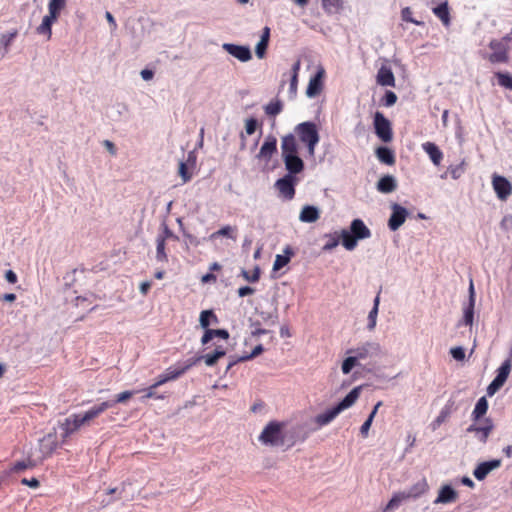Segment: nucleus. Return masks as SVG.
<instances>
[{
	"label": "nucleus",
	"mask_w": 512,
	"mask_h": 512,
	"mask_svg": "<svg viewBox=\"0 0 512 512\" xmlns=\"http://www.w3.org/2000/svg\"><path fill=\"white\" fill-rule=\"evenodd\" d=\"M362 386L354 387L340 402L324 413L318 414L314 421L319 427L331 423L342 411L350 408L359 398Z\"/></svg>",
	"instance_id": "7ed1b4c3"
},
{
	"label": "nucleus",
	"mask_w": 512,
	"mask_h": 512,
	"mask_svg": "<svg viewBox=\"0 0 512 512\" xmlns=\"http://www.w3.org/2000/svg\"><path fill=\"white\" fill-rule=\"evenodd\" d=\"M293 134L306 146L309 156L313 157L315 155L316 146L320 141L316 123L312 121L299 123L294 127Z\"/></svg>",
	"instance_id": "20e7f679"
},
{
	"label": "nucleus",
	"mask_w": 512,
	"mask_h": 512,
	"mask_svg": "<svg viewBox=\"0 0 512 512\" xmlns=\"http://www.w3.org/2000/svg\"><path fill=\"white\" fill-rule=\"evenodd\" d=\"M347 354H354L358 361H372L377 358H381L384 355L381 345L375 341H367L356 348L348 349Z\"/></svg>",
	"instance_id": "0eeeda50"
},
{
	"label": "nucleus",
	"mask_w": 512,
	"mask_h": 512,
	"mask_svg": "<svg viewBox=\"0 0 512 512\" xmlns=\"http://www.w3.org/2000/svg\"><path fill=\"white\" fill-rule=\"evenodd\" d=\"M450 414H451V405L446 404L441 409L438 416L432 421V423L430 425L431 429L433 431H435L437 428H439L446 421V419L450 416Z\"/></svg>",
	"instance_id": "4c0bfd02"
},
{
	"label": "nucleus",
	"mask_w": 512,
	"mask_h": 512,
	"mask_svg": "<svg viewBox=\"0 0 512 512\" xmlns=\"http://www.w3.org/2000/svg\"><path fill=\"white\" fill-rule=\"evenodd\" d=\"M57 448L55 436L51 433L41 439V451L44 456H49Z\"/></svg>",
	"instance_id": "c756f323"
},
{
	"label": "nucleus",
	"mask_w": 512,
	"mask_h": 512,
	"mask_svg": "<svg viewBox=\"0 0 512 512\" xmlns=\"http://www.w3.org/2000/svg\"><path fill=\"white\" fill-rule=\"evenodd\" d=\"M397 95L390 90H387L382 98V104L386 107L393 106L397 101Z\"/></svg>",
	"instance_id": "603ef678"
},
{
	"label": "nucleus",
	"mask_w": 512,
	"mask_h": 512,
	"mask_svg": "<svg viewBox=\"0 0 512 512\" xmlns=\"http://www.w3.org/2000/svg\"><path fill=\"white\" fill-rule=\"evenodd\" d=\"M69 418L73 421V425L77 429L88 423L87 419H84V414H72Z\"/></svg>",
	"instance_id": "680f3d73"
},
{
	"label": "nucleus",
	"mask_w": 512,
	"mask_h": 512,
	"mask_svg": "<svg viewBox=\"0 0 512 512\" xmlns=\"http://www.w3.org/2000/svg\"><path fill=\"white\" fill-rule=\"evenodd\" d=\"M199 361L200 358H189L183 364H177L174 367H169L163 374L159 376L157 380V385H163L168 381H172L179 378Z\"/></svg>",
	"instance_id": "6e6552de"
},
{
	"label": "nucleus",
	"mask_w": 512,
	"mask_h": 512,
	"mask_svg": "<svg viewBox=\"0 0 512 512\" xmlns=\"http://www.w3.org/2000/svg\"><path fill=\"white\" fill-rule=\"evenodd\" d=\"M324 69L320 68L309 80L306 95L309 98L318 96L323 89Z\"/></svg>",
	"instance_id": "dca6fc26"
},
{
	"label": "nucleus",
	"mask_w": 512,
	"mask_h": 512,
	"mask_svg": "<svg viewBox=\"0 0 512 512\" xmlns=\"http://www.w3.org/2000/svg\"><path fill=\"white\" fill-rule=\"evenodd\" d=\"M392 213L388 219V227L391 231L398 230L409 215L408 210L398 203L391 205Z\"/></svg>",
	"instance_id": "f8f14e48"
},
{
	"label": "nucleus",
	"mask_w": 512,
	"mask_h": 512,
	"mask_svg": "<svg viewBox=\"0 0 512 512\" xmlns=\"http://www.w3.org/2000/svg\"><path fill=\"white\" fill-rule=\"evenodd\" d=\"M133 394H134L133 391H123V392L119 393L115 399L110 400V401L113 403V407H114L117 403H124L127 400H129L133 396Z\"/></svg>",
	"instance_id": "13d9d810"
},
{
	"label": "nucleus",
	"mask_w": 512,
	"mask_h": 512,
	"mask_svg": "<svg viewBox=\"0 0 512 512\" xmlns=\"http://www.w3.org/2000/svg\"><path fill=\"white\" fill-rule=\"evenodd\" d=\"M340 236L343 247L348 251H352L356 248L358 241L371 237V230L362 219L356 218L350 223L349 229H342L340 231Z\"/></svg>",
	"instance_id": "f03ea898"
},
{
	"label": "nucleus",
	"mask_w": 512,
	"mask_h": 512,
	"mask_svg": "<svg viewBox=\"0 0 512 512\" xmlns=\"http://www.w3.org/2000/svg\"><path fill=\"white\" fill-rule=\"evenodd\" d=\"M18 35L17 29H12L11 31H8L6 33H2L0 35V45L3 46V56L9 52V48L11 43L14 41V39Z\"/></svg>",
	"instance_id": "c9c22d12"
},
{
	"label": "nucleus",
	"mask_w": 512,
	"mask_h": 512,
	"mask_svg": "<svg viewBox=\"0 0 512 512\" xmlns=\"http://www.w3.org/2000/svg\"><path fill=\"white\" fill-rule=\"evenodd\" d=\"M487 410H488V401H487L486 397L483 396V397L479 398L478 401L476 402V405H475L474 410L471 415L472 420L478 421L487 413Z\"/></svg>",
	"instance_id": "7c9ffc66"
},
{
	"label": "nucleus",
	"mask_w": 512,
	"mask_h": 512,
	"mask_svg": "<svg viewBox=\"0 0 512 512\" xmlns=\"http://www.w3.org/2000/svg\"><path fill=\"white\" fill-rule=\"evenodd\" d=\"M265 113L268 116H276L283 110V104L280 100L271 101L264 107Z\"/></svg>",
	"instance_id": "49530a36"
},
{
	"label": "nucleus",
	"mask_w": 512,
	"mask_h": 512,
	"mask_svg": "<svg viewBox=\"0 0 512 512\" xmlns=\"http://www.w3.org/2000/svg\"><path fill=\"white\" fill-rule=\"evenodd\" d=\"M281 157L288 174L297 176L305 169V163L299 155V145L294 134L281 137Z\"/></svg>",
	"instance_id": "f257e3e1"
},
{
	"label": "nucleus",
	"mask_w": 512,
	"mask_h": 512,
	"mask_svg": "<svg viewBox=\"0 0 512 512\" xmlns=\"http://www.w3.org/2000/svg\"><path fill=\"white\" fill-rule=\"evenodd\" d=\"M432 11L443 22L444 25H448L450 23V14L447 2L440 3L434 7Z\"/></svg>",
	"instance_id": "f704fd0d"
},
{
	"label": "nucleus",
	"mask_w": 512,
	"mask_h": 512,
	"mask_svg": "<svg viewBox=\"0 0 512 512\" xmlns=\"http://www.w3.org/2000/svg\"><path fill=\"white\" fill-rule=\"evenodd\" d=\"M258 127V120L254 117H250L245 121V132L247 135L255 133Z\"/></svg>",
	"instance_id": "864d4df0"
},
{
	"label": "nucleus",
	"mask_w": 512,
	"mask_h": 512,
	"mask_svg": "<svg viewBox=\"0 0 512 512\" xmlns=\"http://www.w3.org/2000/svg\"><path fill=\"white\" fill-rule=\"evenodd\" d=\"M512 369L511 360H505L501 366L497 369V374L494 378V380L498 381L502 385L505 384L507 378L509 377V374Z\"/></svg>",
	"instance_id": "72a5a7b5"
},
{
	"label": "nucleus",
	"mask_w": 512,
	"mask_h": 512,
	"mask_svg": "<svg viewBox=\"0 0 512 512\" xmlns=\"http://www.w3.org/2000/svg\"><path fill=\"white\" fill-rule=\"evenodd\" d=\"M66 5V0H49L48 15L44 16L42 23L37 27V33L47 35L48 39L52 35V25L57 20L60 12Z\"/></svg>",
	"instance_id": "423d86ee"
},
{
	"label": "nucleus",
	"mask_w": 512,
	"mask_h": 512,
	"mask_svg": "<svg viewBox=\"0 0 512 512\" xmlns=\"http://www.w3.org/2000/svg\"><path fill=\"white\" fill-rule=\"evenodd\" d=\"M222 48L231 56L241 62H247L252 59V53L249 46L233 43H224Z\"/></svg>",
	"instance_id": "4468645a"
},
{
	"label": "nucleus",
	"mask_w": 512,
	"mask_h": 512,
	"mask_svg": "<svg viewBox=\"0 0 512 512\" xmlns=\"http://www.w3.org/2000/svg\"><path fill=\"white\" fill-rule=\"evenodd\" d=\"M157 238H163L166 242L168 238L177 239V236L174 235L173 231L166 225L165 222L162 223V233L158 234Z\"/></svg>",
	"instance_id": "0e129e2a"
},
{
	"label": "nucleus",
	"mask_w": 512,
	"mask_h": 512,
	"mask_svg": "<svg viewBox=\"0 0 512 512\" xmlns=\"http://www.w3.org/2000/svg\"><path fill=\"white\" fill-rule=\"evenodd\" d=\"M226 355V350L222 346L216 347V349L212 353H208L203 356H198L200 361L203 359L207 366H213L216 362Z\"/></svg>",
	"instance_id": "c85d7f7f"
},
{
	"label": "nucleus",
	"mask_w": 512,
	"mask_h": 512,
	"mask_svg": "<svg viewBox=\"0 0 512 512\" xmlns=\"http://www.w3.org/2000/svg\"><path fill=\"white\" fill-rule=\"evenodd\" d=\"M218 322V317L213 310H203L200 313L199 323L204 330L209 329L211 323L217 324Z\"/></svg>",
	"instance_id": "473e14b6"
},
{
	"label": "nucleus",
	"mask_w": 512,
	"mask_h": 512,
	"mask_svg": "<svg viewBox=\"0 0 512 512\" xmlns=\"http://www.w3.org/2000/svg\"><path fill=\"white\" fill-rule=\"evenodd\" d=\"M468 303L463 309V319L462 322L466 326H471L474 320V307L476 301V293L474 289L473 280H470L469 288H468Z\"/></svg>",
	"instance_id": "2eb2a0df"
},
{
	"label": "nucleus",
	"mask_w": 512,
	"mask_h": 512,
	"mask_svg": "<svg viewBox=\"0 0 512 512\" xmlns=\"http://www.w3.org/2000/svg\"><path fill=\"white\" fill-rule=\"evenodd\" d=\"M465 172V162L462 161L461 163L457 165H450L447 169V171L441 175L442 179H445L447 177V174L449 173L450 176L457 180L459 179Z\"/></svg>",
	"instance_id": "a19ab883"
},
{
	"label": "nucleus",
	"mask_w": 512,
	"mask_h": 512,
	"mask_svg": "<svg viewBox=\"0 0 512 512\" xmlns=\"http://www.w3.org/2000/svg\"><path fill=\"white\" fill-rule=\"evenodd\" d=\"M376 156L382 163L393 165L395 163V154L392 149L386 146H380L376 149Z\"/></svg>",
	"instance_id": "cd10ccee"
},
{
	"label": "nucleus",
	"mask_w": 512,
	"mask_h": 512,
	"mask_svg": "<svg viewBox=\"0 0 512 512\" xmlns=\"http://www.w3.org/2000/svg\"><path fill=\"white\" fill-rule=\"evenodd\" d=\"M263 351H264L263 345L259 344V345L254 347V349L251 351L250 354H246V355L240 356L239 360H247L248 361V360L254 359L257 356H259L260 354H262Z\"/></svg>",
	"instance_id": "6e6d98bb"
},
{
	"label": "nucleus",
	"mask_w": 512,
	"mask_h": 512,
	"mask_svg": "<svg viewBox=\"0 0 512 512\" xmlns=\"http://www.w3.org/2000/svg\"><path fill=\"white\" fill-rule=\"evenodd\" d=\"M282 429L283 423L278 421H270L262 430L258 440L267 446H283L285 444V437Z\"/></svg>",
	"instance_id": "39448f33"
},
{
	"label": "nucleus",
	"mask_w": 512,
	"mask_h": 512,
	"mask_svg": "<svg viewBox=\"0 0 512 512\" xmlns=\"http://www.w3.org/2000/svg\"><path fill=\"white\" fill-rule=\"evenodd\" d=\"M236 231H237L236 227H232L230 225H225L222 228H220L219 230L213 232L210 235V239L214 240L219 237H228L232 240H236Z\"/></svg>",
	"instance_id": "e433bc0d"
},
{
	"label": "nucleus",
	"mask_w": 512,
	"mask_h": 512,
	"mask_svg": "<svg viewBox=\"0 0 512 512\" xmlns=\"http://www.w3.org/2000/svg\"><path fill=\"white\" fill-rule=\"evenodd\" d=\"M374 129L375 134L383 142H390L393 138V132L390 121L383 115V113L377 111L374 115Z\"/></svg>",
	"instance_id": "9d476101"
},
{
	"label": "nucleus",
	"mask_w": 512,
	"mask_h": 512,
	"mask_svg": "<svg viewBox=\"0 0 512 512\" xmlns=\"http://www.w3.org/2000/svg\"><path fill=\"white\" fill-rule=\"evenodd\" d=\"M320 217V211L316 206L305 205L299 215V220L304 223H314Z\"/></svg>",
	"instance_id": "b1692460"
},
{
	"label": "nucleus",
	"mask_w": 512,
	"mask_h": 512,
	"mask_svg": "<svg viewBox=\"0 0 512 512\" xmlns=\"http://www.w3.org/2000/svg\"><path fill=\"white\" fill-rule=\"evenodd\" d=\"M498 84L506 89L512 90V76L506 72H496Z\"/></svg>",
	"instance_id": "09e8293b"
},
{
	"label": "nucleus",
	"mask_w": 512,
	"mask_h": 512,
	"mask_svg": "<svg viewBox=\"0 0 512 512\" xmlns=\"http://www.w3.org/2000/svg\"><path fill=\"white\" fill-rule=\"evenodd\" d=\"M325 237L328 238V241L323 246V251H331L336 248L340 243V233L335 232L334 234H326Z\"/></svg>",
	"instance_id": "de8ad7c7"
},
{
	"label": "nucleus",
	"mask_w": 512,
	"mask_h": 512,
	"mask_svg": "<svg viewBox=\"0 0 512 512\" xmlns=\"http://www.w3.org/2000/svg\"><path fill=\"white\" fill-rule=\"evenodd\" d=\"M214 337H219L221 339L227 340L229 338V332L226 329H206L201 338V343L203 345L208 344Z\"/></svg>",
	"instance_id": "bb28decb"
},
{
	"label": "nucleus",
	"mask_w": 512,
	"mask_h": 512,
	"mask_svg": "<svg viewBox=\"0 0 512 512\" xmlns=\"http://www.w3.org/2000/svg\"><path fill=\"white\" fill-rule=\"evenodd\" d=\"M294 255V251L290 246H286L283 250V254H278L275 257L273 263V270L278 271L285 267L291 260V257Z\"/></svg>",
	"instance_id": "a878e982"
},
{
	"label": "nucleus",
	"mask_w": 512,
	"mask_h": 512,
	"mask_svg": "<svg viewBox=\"0 0 512 512\" xmlns=\"http://www.w3.org/2000/svg\"><path fill=\"white\" fill-rule=\"evenodd\" d=\"M377 83L381 86H395V77L392 69L388 66L382 65L377 72Z\"/></svg>",
	"instance_id": "412c9836"
},
{
	"label": "nucleus",
	"mask_w": 512,
	"mask_h": 512,
	"mask_svg": "<svg viewBox=\"0 0 512 512\" xmlns=\"http://www.w3.org/2000/svg\"><path fill=\"white\" fill-rule=\"evenodd\" d=\"M407 500L403 491L395 493L386 505L384 512L398 508L403 501Z\"/></svg>",
	"instance_id": "c03bdc74"
},
{
	"label": "nucleus",
	"mask_w": 512,
	"mask_h": 512,
	"mask_svg": "<svg viewBox=\"0 0 512 512\" xmlns=\"http://www.w3.org/2000/svg\"><path fill=\"white\" fill-rule=\"evenodd\" d=\"M500 465V459L484 461L476 466V468L473 471V475L479 481L484 480L491 471L497 469L498 467H500Z\"/></svg>",
	"instance_id": "f3484780"
},
{
	"label": "nucleus",
	"mask_w": 512,
	"mask_h": 512,
	"mask_svg": "<svg viewBox=\"0 0 512 512\" xmlns=\"http://www.w3.org/2000/svg\"><path fill=\"white\" fill-rule=\"evenodd\" d=\"M85 272L84 269H73L71 272L67 273L65 276H64V280H65V286L67 287H72L74 285V282L76 281V275L78 273H81L83 274Z\"/></svg>",
	"instance_id": "3c124183"
},
{
	"label": "nucleus",
	"mask_w": 512,
	"mask_h": 512,
	"mask_svg": "<svg viewBox=\"0 0 512 512\" xmlns=\"http://www.w3.org/2000/svg\"><path fill=\"white\" fill-rule=\"evenodd\" d=\"M298 78L295 75H291L289 84V97L294 99L297 95Z\"/></svg>",
	"instance_id": "774afa93"
},
{
	"label": "nucleus",
	"mask_w": 512,
	"mask_h": 512,
	"mask_svg": "<svg viewBox=\"0 0 512 512\" xmlns=\"http://www.w3.org/2000/svg\"><path fill=\"white\" fill-rule=\"evenodd\" d=\"M166 242L163 238H156V259L158 262H167L168 257L165 252Z\"/></svg>",
	"instance_id": "a18cd8bd"
},
{
	"label": "nucleus",
	"mask_w": 512,
	"mask_h": 512,
	"mask_svg": "<svg viewBox=\"0 0 512 512\" xmlns=\"http://www.w3.org/2000/svg\"><path fill=\"white\" fill-rule=\"evenodd\" d=\"M491 178L492 188L497 198L501 201H506L512 194L511 182L506 177L497 173H493Z\"/></svg>",
	"instance_id": "9b49d317"
},
{
	"label": "nucleus",
	"mask_w": 512,
	"mask_h": 512,
	"mask_svg": "<svg viewBox=\"0 0 512 512\" xmlns=\"http://www.w3.org/2000/svg\"><path fill=\"white\" fill-rule=\"evenodd\" d=\"M359 365V361L354 354H349L347 358H345L341 365L342 373L347 375L349 374L354 367Z\"/></svg>",
	"instance_id": "37998d69"
},
{
	"label": "nucleus",
	"mask_w": 512,
	"mask_h": 512,
	"mask_svg": "<svg viewBox=\"0 0 512 512\" xmlns=\"http://www.w3.org/2000/svg\"><path fill=\"white\" fill-rule=\"evenodd\" d=\"M422 149L429 156L434 165L438 166L441 163L443 159V153L435 143L425 142L422 144Z\"/></svg>",
	"instance_id": "4be33fe9"
},
{
	"label": "nucleus",
	"mask_w": 512,
	"mask_h": 512,
	"mask_svg": "<svg viewBox=\"0 0 512 512\" xmlns=\"http://www.w3.org/2000/svg\"><path fill=\"white\" fill-rule=\"evenodd\" d=\"M494 429L493 421L490 418L485 419V424L483 426H476L475 424H471L467 428L468 433H480L481 436L479 437V440L482 443H486L490 433Z\"/></svg>",
	"instance_id": "aec40b11"
},
{
	"label": "nucleus",
	"mask_w": 512,
	"mask_h": 512,
	"mask_svg": "<svg viewBox=\"0 0 512 512\" xmlns=\"http://www.w3.org/2000/svg\"><path fill=\"white\" fill-rule=\"evenodd\" d=\"M502 386L503 385L501 383L493 379L486 389L487 395L492 397L502 388Z\"/></svg>",
	"instance_id": "69168bd1"
},
{
	"label": "nucleus",
	"mask_w": 512,
	"mask_h": 512,
	"mask_svg": "<svg viewBox=\"0 0 512 512\" xmlns=\"http://www.w3.org/2000/svg\"><path fill=\"white\" fill-rule=\"evenodd\" d=\"M322 7L325 13L332 15L340 12L343 8L342 0H322Z\"/></svg>",
	"instance_id": "58836bf2"
},
{
	"label": "nucleus",
	"mask_w": 512,
	"mask_h": 512,
	"mask_svg": "<svg viewBox=\"0 0 512 512\" xmlns=\"http://www.w3.org/2000/svg\"><path fill=\"white\" fill-rule=\"evenodd\" d=\"M268 45H269V43L262 41V40H259V42L256 44L255 53L259 59H262L265 57Z\"/></svg>",
	"instance_id": "bf43d9fd"
},
{
	"label": "nucleus",
	"mask_w": 512,
	"mask_h": 512,
	"mask_svg": "<svg viewBox=\"0 0 512 512\" xmlns=\"http://www.w3.org/2000/svg\"><path fill=\"white\" fill-rule=\"evenodd\" d=\"M428 490L427 481L423 478L420 481L416 482L409 489L404 490V494L407 499L410 498H418L423 495Z\"/></svg>",
	"instance_id": "393cba45"
},
{
	"label": "nucleus",
	"mask_w": 512,
	"mask_h": 512,
	"mask_svg": "<svg viewBox=\"0 0 512 512\" xmlns=\"http://www.w3.org/2000/svg\"><path fill=\"white\" fill-rule=\"evenodd\" d=\"M489 47L493 50L489 57L492 63H505L508 61L507 50L501 42L493 40L490 42Z\"/></svg>",
	"instance_id": "6ab92c4d"
},
{
	"label": "nucleus",
	"mask_w": 512,
	"mask_h": 512,
	"mask_svg": "<svg viewBox=\"0 0 512 512\" xmlns=\"http://www.w3.org/2000/svg\"><path fill=\"white\" fill-rule=\"evenodd\" d=\"M412 11L409 7H405L402 9L401 11V16H402V19L406 22H411V23H414L416 25H421L423 24V22H420V21H417L415 19L412 18Z\"/></svg>",
	"instance_id": "e2e57ef3"
},
{
	"label": "nucleus",
	"mask_w": 512,
	"mask_h": 512,
	"mask_svg": "<svg viewBox=\"0 0 512 512\" xmlns=\"http://www.w3.org/2000/svg\"><path fill=\"white\" fill-rule=\"evenodd\" d=\"M59 427L62 430L63 441L78 430L74 427L73 421L69 417L65 418L64 421L59 424Z\"/></svg>",
	"instance_id": "79ce46f5"
},
{
	"label": "nucleus",
	"mask_w": 512,
	"mask_h": 512,
	"mask_svg": "<svg viewBox=\"0 0 512 512\" xmlns=\"http://www.w3.org/2000/svg\"><path fill=\"white\" fill-rule=\"evenodd\" d=\"M34 463L32 461H18L16 462L10 469L9 472H21L27 468H32L34 467Z\"/></svg>",
	"instance_id": "5fc2aeb1"
},
{
	"label": "nucleus",
	"mask_w": 512,
	"mask_h": 512,
	"mask_svg": "<svg viewBox=\"0 0 512 512\" xmlns=\"http://www.w3.org/2000/svg\"><path fill=\"white\" fill-rule=\"evenodd\" d=\"M298 181L297 176L286 173L276 180L274 186L285 199L292 200L295 196V186Z\"/></svg>",
	"instance_id": "1a4fd4ad"
},
{
	"label": "nucleus",
	"mask_w": 512,
	"mask_h": 512,
	"mask_svg": "<svg viewBox=\"0 0 512 512\" xmlns=\"http://www.w3.org/2000/svg\"><path fill=\"white\" fill-rule=\"evenodd\" d=\"M259 316L262 318L264 323L268 325H276L278 323L279 315L277 305H274L271 311H259Z\"/></svg>",
	"instance_id": "ea45409f"
},
{
	"label": "nucleus",
	"mask_w": 512,
	"mask_h": 512,
	"mask_svg": "<svg viewBox=\"0 0 512 512\" xmlns=\"http://www.w3.org/2000/svg\"><path fill=\"white\" fill-rule=\"evenodd\" d=\"M376 188L381 193H391L396 190L397 188V180L392 175H384L379 179L377 182Z\"/></svg>",
	"instance_id": "5701e85b"
},
{
	"label": "nucleus",
	"mask_w": 512,
	"mask_h": 512,
	"mask_svg": "<svg viewBox=\"0 0 512 512\" xmlns=\"http://www.w3.org/2000/svg\"><path fill=\"white\" fill-rule=\"evenodd\" d=\"M260 268L258 266L255 267L252 274H249L246 270H242V276L249 282H257L260 278Z\"/></svg>",
	"instance_id": "4d7b16f0"
},
{
	"label": "nucleus",
	"mask_w": 512,
	"mask_h": 512,
	"mask_svg": "<svg viewBox=\"0 0 512 512\" xmlns=\"http://www.w3.org/2000/svg\"><path fill=\"white\" fill-rule=\"evenodd\" d=\"M502 386L503 385L501 383L493 379L486 389L487 395L492 397L502 388Z\"/></svg>",
	"instance_id": "338daca9"
},
{
	"label": "nucleus",
	"mask_w": 512,
	"mask_h": 512,
	"mask_svg": "<svg viewBox=\"0 0 512 512\" xmlns=\"http://www.w3.org/2000/svg\"><path fill=\"white\" fill-rule=\"evenodd\" d=\"M187 162L183 160L179 162L178 173L183 181V183H187L191 180L192 174L189 172Z\"/></svg>",
	"instance_id": "8fccbe9b"
},
{
	"label": "nucleus",
	"mask_w": 512,
	"mask_h": 512,
	"mask_svg": "<svg viewBox=\"0 0 512 512\" xmlns=\"http://www.w3.org/2000/svg\"><path fill=\"white\" fill-rule=\"evenodd\" d=\"M450 354L456 361H463L465 358V350L461 346L451 348Z\"/></svg>",
	"instance_id": "052dcab7"
},
{
	"label": "nucleus",
	"mask_w": 512,
	"mask_h": 512,
	"mask_svg": "<svg viewBox=\"0 0 512 512\" xmlns=\"http://www.w3.org/2000/svg\"><path fill=\"white\" fill-rule=\"evenodd\" d=\"M458 493L457 491L450 485L445 484L441 486V488L438 491V495L436 499L434 500V504H449L453 503L457 500Z\"/></svg>",
	"instance_id": "a211bd4d"
},
{
	"label": "nucleus",
	"mask_w": 512,
	"mask_h": 512,
	"mask_svg": "<svg viewBox=\"0 0 512 512\" xmlns=\"http://www.w3.org/2000/svg\"><path fill=\"white\" fill-rule=\"evenodd\" d=\"M277 153V138L273 134L265 137L256 158L268 163L274 154Z\"/></svg>",
	"instance_id": "ddd939ff"
},
{
	"label": "nucleus",
	"mask_w": 512,
	"mask_h": 512,
	"mask_svg": "<svg viewBox=\"0 0 512 512\" xmlns=\"http://www.w3.org/2000/svg\"><path fill=\"white\" fill-rule=\"evenodd\" d=\"M380 293H381V289L379 290L376 297L374 298L373 307L368 314L367 328L369 330H373L376 326L377 315H378V311H379V303H380Z\"/></svg>",
	"instance_id": "2f4dec72"
}]
</instances>
